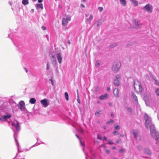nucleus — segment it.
Returning <instances> with one entry per match:
<instances>
[{
	"label": "nucleus",
	"instance_id": "1",
	"mask_svg": "<svg viewBox=\"0 0 159 159\" xmlns=\"http://www.w3.org/2000/svg\"><path fill=\"white\" fill-rule=\"evenodd\" d=\"M145 126L147 129H149L151 136L154 138H156L158 143H159V133L155 129L154 125L151 122V120H146Z\"/></svg>",
	"mask_w": 159,
	"mask_h": 159
},
{
	"label": "nucleus",
	"instance_id": "2",
	"mask_svg": "<svg viewBox=\"0 0 159 159\" xmlns=\"http://www.w3.org/2000/svg\"><path fill=\"white\" fill-rule=\"evenodd\" d=\"M134 84L136 92L138 93H141L143 90V88L140 82L138 80H135L134 81Z\"/></svg>",
	"mask_w": 159,
	"mask_h": 159
},
{
	"label": "nucleus",
	"instance_id": "3",
	"mask_svg": "<svg viewBox=\"0 0 159 159\" xmlns=\"http://www.w3.org/2000/svg\"><path fill=\"white\" fill-rule=\"evenodd\" d=\"M121 66L120 63L119 61L115 62L111 68V70L114 73H116L120 69Z\"/></svg>",
	"mask_w": 159,
	"mask_h": 159
},
{
	"label": "nucleus",
	"instance_id": "4",
	"mask_svg": "<svg viewBox=\"0 0 159 159\" xmlns=\"http://www.w3.org/2000/svg\"><path fill=\"white\" fill-rule=\"evenodd\" d=\"M143 10L149 13H151L153 11V7L150 4H147L144 6L142 8Z\"/></svg>",
	"mask_w": 159,
	"mask_h": 159
},
{
	"label": "nucleus",
	"instance_id": "5",
	"mask_svg": "<svg viewBox=\"0 0 159 159\" xmlns=\"http://www.w3.org/2000/svg\"><path fill=\"white\" fill-rule=\"evenodd\" d=\"M9 124H11L13 128H15L17 131L20 130V127L18 122L16 120H13V121H9Z\"/></svg>",
	"mask_w": 159,
	"mask_h": 159
},
{
	"label": "nucleus",
	"instance_id": "6",
	"mask_svg": "<svg viewBox=\"0 0 159 159\" xmlns=\"http://www.w3.org/2000/svg\"><path fill=\"white\" fill-rule=\"evenodd\" d=\"M71 17L69 15H65L63 18L62 20V25L64 26L67 25L69 22L71 20Z\"/></svg>",
	"mask_w": 159,
	"mask_h": 159
},
{
	"label": "nucleus",
	"instance_id": "7",
	"mask_svg": "<svg viewBox=\"0 0 159 159\" xmlns=\"http://www.w3.org/2000/svg\"><path fill=\"white\" fill-rule=\"evenodd\" d=\"M132 24L134 27L136 29L140 28L142 24L137 19H133L132 20Z\"/></svg>",
	"mask_w": 159,
	"mask_h": 159
},
{
	"label": "nucleus",
	"instance_id": "8",
	"mask_svg": "<svg viewBox=\"0 0 159 159\" xmlns=\"http://www.w3.org/2000/svg\"><path fill=\"white\" fill-rule=\"evenodd\" d=\"M85 22L87 23L89 25L91 24V22L93 18V16L92 15L89 13L85 14Z\"/></svg>",
	"mask_w": 159,
	"mask_h": 159
},
{
	"label": "nucleus",
	"instance_id": "9",
	"mask_svg": "<svg viewBox=\"0 0 159 159\" xmlns=\"http://www.w3.org/2000/svg\"><path fill=\"white\" fill-rule=\"evenodd\" d=\"M18 107L22 111H25L26 110L25 103L23 101H21L19 102Z\"/></svg>",
	"mask_w": 159,
	"mask_h": 159
},
{
	"label": "nucleus",
	"instance_id": "10",
	"mask_svg": "<svg viewBox=\"0 0 159 159\" xmlns=\"http://www.w3.org/2000/svg\"><path fill=\"white\" fill-rule=\"evenodd\" d=\"M120 75H116L115 79L114 81V85L116 86H119L120 85V81L119 79L120 78Z\"/></svg>",
	"mask_w": 159,
	"mask_h": 159
},
{
	"label": "nucleus",
	"instance_id": "11",
	"mask_svg": "<svg viewBox=\"0 0 159 159\" xmlns=\"http://www.w3.org/2000/svg\"><path fill=\"white\" fill-rule=\"evenodd\" d=\"M132 133L135 138H136L137 140H140V137L139 135L138 131V130H133L132 131Z\"/></svg>",
	"mask_w": 159,
	"mask_h": 159
},
{
	"label": "nucleus",
	"instance_id": "12",
	"mask_svg": "<svg viewBox=\"0 0 159 159\" xmlns=\"http://www.w3.org/2000/svg\"><path fill=\"white\" fill-rule=\"evenodd\" d=\"M40 102L45 107H47L49 105V103L47 99H44L40 101Z\"/></svg>",
	"mask_w": 159,
	"mask_h": 159
},
{
	"label": "nucleus",
	"instance_id": "13",
	"mask_svg": "<svg viewBox=\"0 0 159 159\" xmlns=\"http://www.w3.org/2000/svg\"><path fill=\"white\" fill-rule=\"evenodd\" d=\"M51 60L52 64L55 66L57 63V61L55 58V54H52V57H51Z\"/></svg>",
	"mask_w": 159,
	"mask_h": 159
},
{
	"label": "nucleus",
	"instance_id": "14",
	"mask_svg": "<svg viewBox=\"0 0 159 159\" xmlns=\"http://www.w3.org/2000/svg\"><path fill=\"white\" fill-rule=\"evenodd\" d=\"M132 99L134 101V102L136 104H138V100L137 98L134 93H131Z\"/></svg>",
	"mask_w": 159,
	"mask_h": 159
},
{
	"label": "nucleus",
	"instance_id": "15",
	"mask_svg": "<svg viewBox=\"0 0 159 159\" xmlns=\"http://www.w3.org/2000/svg\"><path fill=\"white\" fill-rule=\"evenodd\" d=\"M55 56L57 57L58 62L59 64H61L62 61V56L60 53H56Z\"/></svg>",
	"mask_w": 159,
	"mask_h": 159
},
{
	"label": "nucleus",
	"instance_id": "16",
	"mask_svg": "<svg viewBox=\"0 0 159 159\" xmlns=\"http://www.w3.org/2000/svg\"><path fill=\"white\" fill-rule=\"evenodd\" d=\"M102 23V20L101 19L98 20L94 24V26L95 27L97 28Z\"/></svg>",
	"mask_w": 159,
	"mask_h": 159
},
{
	"label": "nucleus",
	"instance_id": "17",
	"mask_svg": "<svg viewBox=\"0 0 159 159\" xmlns=\"http://www.w3.org/2000/svg\"><path fill=\"white\" fill-rule=\"evenodd\" d=\"M113 94L116 97H119V90L118 89H114Z\"/></svg>",
	"mask_w": 159,
	"mask_h": 159
},
{
	"label": "nucleus",
	"instance_id": "18",
	"mask_svg": "<svg viewBox=\"0 0 159 159\" xmlns=\"http://www.w3.org/2000/svg\"><path fill=\"white\" fill-rule=\"evenodd\" d=\"M144 101L145 102L146 105L147 106H150V102L148 98L147 97H145L144 98Z\"/></svg>",
	"mask_w": 159,
	"mask_h": 159
},
{
	"label": "nucleus",
	"instance_id": "19",
	"mask_svg": "<svg viewBox=\"0 0 159 159\" xmlns=\"http://www.w3.org/2000/svg\"><path fill=\"white\" fill-rule=\"evenodd\" d=\"M143 152L149 155H150L151 154V151L148 148H146L144 149L143 150Z\"/></svg>",
	"mask_w": 159,
	"mask_h": 159
},
{
	"label": "nucleus",
	"instance_id": "20",
	"mask_svg": "<svg viewBox=\"0 0 159 159\" xmlns=\"http://www.w3.org/2000/svg\"><path fill=\"white\" fill-rule=\"evenodd\" d=\"M134 6H137L138 5V2L136 0H129Z\"/></svg>",
	"mask_w": 159,
	"mask_h": 159
},
{
	"label": "nucleus",
	"instance_id": "21",
	"mask_svg": "<svg viewBox=\"0 0 159 159\" xmlns=\"http://www.w3.org/2000/svg\"><path fill=\"white\" fill-rule=\"evenodd\" d=\"M107 98V94H105L104 95H102L99 97V99L101 100H105Z\"/></svg>",
	"mask_w": 159,
	"mask_h": 159
},
{
	"label": "nucleus",
	"instance_id": "22",
	"mask_svg": "<svg viewBox=\"0 0 159 159\" xmlns=\"http://www.w3.org/2000/svg\"><path fill=\"white\" fill-rule=\"evenodd\" d=\"M36 7L37 9H38L39 8H41L42 10L43 9V4H38L36 5Z\"/></svg>",
	"mask_w": 159,
	"mask_h": 159
},
{
	"label": "nucleus",
	"instance_id": "23",
	"mask_svg": "<svg viewBox=\"0 0 159 159\" xmlns=\"http://www.w3.org/2000/svg\"><path fill=\"white\" fill-rule=\"evenodd\" d=\"M120 4L123 6H126V2L125 0H120Z\"/></svg>",
	"mask_w": 159,
	"mask_h": 159
},
{
	"label": "nucleus",
	"instance_id": "24",
	"mask_svg": "<svg viewBox=\"0 0 159 159\" xmlns=\"http://www.w3.org/2000/svg\"><path fill=\"white\" fill-rule=\"evenodd\" d=\"M11 114H7L4 115L3 116V118H4V119H6L11 118Z\"/></svg>",
	"mask_w": 159,
	"mask_h": 159
},
{
	"label": "nucleus",
	"instance_id": "25",
	"mask_svg": "<svg viewBox=\"0 0 159 159\" xmlns=\"http://www.w3.org/2000/svg\"><path fill=\"white\" fill-rule=\"evenodd\" d=\"M36 100L34 98H31L29 101V102L31 104H34L36 102Z\"/></svg>",
	"mask_w": 159,
	"mask_h": 159
},
{
	"label": "nucleus",
	"instance_id": "26",
	"mask_svg": "<svg viewBox=\"0 0 159 159\" xmlns=\"http://www.w3.org/2000/svg\"><path fill=\"white\" fill-rule=\"evenodd\" d=\"M155 93L156 95L159 97V88H156L155 90Z\"/></svg>",
	"mask_w": 159,
	"mask_h": 159
},
{
	"label": "nucleus",
	"instance_id": "27",
	"mask_svg": "<svg viewBox=\"0 0 159 159\" xmlns=\"http://www.w3.org/2000/svg\"><path fill=\"white\" fill-rule=\"evenodd\" d=\"M22 3L24 5H27L29 3L28 0H22Z\"/></svg>",
	"mask_w": 159,
	"mask_h": 159
},
{
	"label": "nucleus",
	"instance_id": "28",
	"mask_svg": "<svg viewBox=\"0 0 159 159\" xmlns=\"http://www.w3.org/2000/svg\"><path fill=\"white\" fill-rule=\"evenodd\" d=\"M64 95L66 100L67 101L69 100V95L67 92H65L64 93Z\"/></svg>",
	"mask_w": 159,
	"mask_h": 159
},
{
	"label": "nucleus",
	"instance_id": "29",
	"mask_svg": "<svg viewBox=\"0 0 159 159\" xmlns=\"http://www.w3.org/2000/svg\"><path fill=\"white\" fill-rule=\"evenodd\" d=\"M153 80L154 81V84L157 85L159 86V81L155 78L153 79Z\"/></svg>",
	"mask_w": 159,
	"mask_h": 159
},
{
	"label": "nucleus",
	"instance_id": "30",
	"mask_svg": "<svg viewBox=\"0 0 159 159\" xmlns=\"http://www.w3.org/2000/svg\"><path fill=\"white\" fill-rule=\"evenodd\" d=\"M76 129L77 130H78V131L81 134H82L84 132V130L82 128L80 127L79 128H78V129H77V128H76Z\"/></svg>",
	"mask_w": 159,
	"mask_h": 159
},
{
	"label": "nucleus",
	"instance_id": "31",
	"mask_svg": "<svg viewBox=\"0 0 159 159\" xmlns=\"http://www.w3.org/2000/svg\"><path fill=\"white\" fill-rule=\"evenodd\" d=\"M76 136L79 139H80V138L76 134ZM80 144L81 146H84V144L83 143H82L81 140L80 139Z\"/></svg>",
	"mask_w": 159,
	"mask_h": 159
},
{
	"label": "nucleus",
	"instance_id": "32",
	"mask_svg": "<svg viewBox=\"0 0 159 159\" xmlns=\"http://www.w3.org/2000/svg\"><path fill=\"white\" fill-rule=\"evenodd\" d=\"M150 118V117L147 114H144V118L145 119H148Z\"/></svg>",
	"mask_w": 159,
	"mask_h": 159
},
{
	"label": "nucleus",
	"instance_id": "33",
	"mask_svg": "<svg viewBox=\"0 0 159 159\" xmlns=\"http://www.w3.org/2000/svg\"><path fill=\"white\" fill-rule=\"evenodd\" d=\"M50 67V64L48 62L46 65V69L47 70H48Z\"/></svg>",
	"mask_w": 159,
	"mask_h": 159
},
{
	"label": "nucleus",
	"instance_id": "34",
	"mask_svg": "<svg viewBox=\"0 0 159 159\" xmlns=\"http://www.w3.org/2000/svg\"><path fill=\"white\" fill-rule=\"evenodd\" d=\"M94 89H95V91L96 92H98L99 91V89L98 86H96L94 87Z\"/></svg>",
	"mask_w": 159,
	"mask_h": 159
},
{
	"label": "nucleus",
	"instance_id": "35",
	"mask_svg": "<svg viewBox=\"0 0 159 159\" xmlns=\"http://www.w3.org/2000/svg\"><path fill=\"white\" fill-rule=\"evenodd\" d=\"M100 65V62L99 61H97L95 64V66L96 67H98Z\"/></svg>",
	"mask_w": 159,
	"mask_h": 159
},
{
	"label": "nucleus",
	"instance_id": "36",
	"mask_svg": "<svg viewBox=\"0 0 159 159\" xmlns=\"http://www.w3.org/2000/svg\"><path fill=\"white\" fill-rule=\"evenodd\" d=\"M125 108L126 110L129 112H131L132 111V109L128 107H126Z\"/></svg>",
	"mask_w": 159,
	"mask_h": 159
},
{
	"label": "nucleus",
	"instance_id": "37",
	"mask_svg": "<svg viewBox=\"0 0 159 159\" xmlns=\"http://www.w3.org/2000/svg\"><path fill=\"white\" fill-rule=\"evenodd\" d=\"M100 111H97V112L95 113V115L96 116H99V114H100Z\"/></svg>",
	"mask_w": 159,
	"mask_h": 159
},
{
	"label": "nucleus",
	"instance_id": "38",
	"mask_svg": "<svg viewBox=\"0 0 159 159\" xmlns=\"http://www.w3.org/2000/svg\"><path fill=\"white\" fill-rule=\"evenodd\" d=\"M112 133L115 135H117L119 134V132L116 131H114Z\"/></svg>",
	"mask_w": 159,
	"mask_h": 159
},
{
	"label": "nucleus",
	"instance_id": "39",
	"mask_svg": "<svg viewBox=\"0 0 159 159\" xmlns=\"http://www.w3.org/2000/svg\"><path fill=\"white\" fill-rule=\"evenodd\" d=\"M107 141H108V143L109 144L111 145V144H113V143L111 140H108Z\"/></svg>",
	"mask_w": 159,
	"mask_h": 159
},
{
	"label": "nucleus",
	"instance_id": "40",
	"mask_svg": "<svg viewBox=\"0 0 159 159\" xmlns=\"http://www.w3.org/2000/svg\"><path fill=\"white\" fill-rule=\"evenodd\" d=\"M98 9L100 12H102L103 10V7H98Z\"/></svg>",
	"mask_w": 159,
	"mask_h": 159
},
{
	"label": "nucleus",
	"instance_id": "41",
	"mask_svg": "<svg viewBox=\"0 0 159 159\" xmlns=\"http://www.w3.org/2000/svg\"><path fill=\"white\" fill-rule=\"evenodd\" d=\"M77 102H78V103H79V104H80V99L79 96V95H77Z\"/></svg>",
	"mask_w": 159,
	"mask_h": 159
},
{
	"label": "nucleus",
	"instance_id": "42",
	"mask_svg": "<svg viewBox=\"0 0 159 159\" xmlns=\"http://www.w3.org/2000/svg\"><path fill=\"white\" fill-rule=\"evenodd\" d=\"M120 128V127L118 125H116L115 126V129H119Z\"/></svg>",
	"mask_w": 159,
	"mask_h": 159
},
{
	"label": "nucleus",
	"instance_id": "43",
	"mask_svg": "<svg viewBox=\"0 0 159 159\" xmlns=\"http://www.w3.org/2000/svg\"><path fill=\"white\" fill-rule=\"evenodd\" d=\"M97 139L100 140L102 139L101 136L99 134H98L97 135Z\"/></svg>",
	"mask_w": 159,
	"mask_h": 159
},
{
	"label": "nucleus",
	"instance_id": "44",
	"mask_svg": "<svg viewBox=\"0 0 159 159\" xmlns=\"http://www.w3.org/2000/svg\"><path fill=\"white\" fill-rule=\"evenodd\" d=\"M113 122V120H110L109 122H107V123L108 124V123H112Z\"/></svg>",
	"mask_w": 159,
	"mask_h": 159
},
{
	"label": "nucleus",
	"instance_id": "45",
	"mask_svg": "<svg viewBox=\"0 0 159 159\" xmlns=\"http://www.w3.org/2000/svg\"><path fill=\"white\" fill-rule=\"evenodd\" d=\"M49 80L51 82V84L52 85H54V83L52 79H50Z\"/></svg>",
	"mask_w": 159,
	"mask_h": 159
},
{
	"label": "nucleus",
	"instance_id": "46",
	"mask_svg": "<svg viewBox=\"0 0 159 159\" xmlns=\"http://www.w3.org/2000/svg\"><path fill=\"white\" fill-rule=\"evenodd\" d=\"M119 152H120L122 153L124 152V150L123 149H120L119 150Z\"/></svg>",
	"mask_w": 159,
	"mask_h": 159
},
{
	"label": "nucleus",
	"instance_id": "47",
	"mask_svg": "<svg viewBox=\"0 0 159 159\" xmlns=\"http://www.w3.org/2000/svg\"><path fill=\"white\" fill-rule=\"evenodd\" d=\"M42 29L43 30H45L46 29V28L44 26H42Z\"/></svg>",
	"mask_w": 159,
	"mask_h": 159
},
{
	"label": "nucleus",
	"instance_id": "48",
	"mask_svg": "<svg viewBox=\"0 0 159 159\" xmlns=\"http://www.w3.org/2000/svg\"><path fill=\"white\" fill-rule=\"evenodd\" d=\"M106 152L108 154H109L110 153V151L108 150H106Z\"/></svg>",
	"mask_w": 159,
	"mask_h": 159
},
{
	"label": "nucleus",
	"instance_id": "49",
	"mask_svg": "<svg viewBox=\"0 0 159 159\" xmlns=\"http://www.w3.org/2000/svg\"><path fill=\"white\" fill-rule=\"evenodd\" d=\"M102 139L103 140H107V138L105 137H104Z\"/></svg>",
	"mask_w": 159,
	"mask_h": 159
},
{
	"label": "nucleus",
	"instance_id": "50",
	"mask_svg": "<svg viewBox=\"0 0 159 159\" xmlns=\"http://www.w3.org/2000/svg\"><path fill=\"white\" fill-rule=\"evenodd\" d=\"M138 148L139 150H141L142 149V148L141 146H139L138 147Z\"/></svg>",
	"mask_w": 159,
	"mask_h": 159
},
{
	"label": "nucleus",
	"instance_id": "51",
	"mask_svg": "<svg viewBox=\"0 0 159 159\" xmlns=\"http://www.w3.org/2000/svg\"><path fill=\"white\" fill-rule=\"evenodd\" d=\"M34 9H32L31 10V12L32 13H33L34 12Z\"/></svg>",
	"mask_w": 159,
	"mask_h": 159
},
{
	"label": "nucleus",
	"instance_id": "52",
	"mask_svg": "<svg viewBox=\"0 0 159 159\" xmlns=\"http://www.w3.org/2000/svg\"><path fill=\"white\" fill-rule=\"evenodd\" d=\"M38 1L40 3L42 2L43 0H38Z\"/></svg>",
	"mask_w": 159,
	"mask_h": 159
},
{
	"label": "nucleus",
	"instance_id": "53",
	"mask_svg": "<svg viewBox=\"0 0 159 159\" xmlns=\"http://www.w3.org/2000/svg\"><path fill=\"white\" fill-rule=\"evenodd\" d=\"M108 104L110 106H112V104L111 103H109Z\"/></svg>",
	"mask_w": 159,
	"mask_h": 159
},
{
	"label": "nucleus",
	"instance_id": "54",
	"mask_svg": "<svg viewBox=\"0 0 159 159\" xmlns=\"http://www.w3.org/2000/svg\"><path fill=\"white\" fill-rule=\"evenodd\" d=\"M81 7H82L83 8H84L85 7L84 6L83 4H81Z\"/></svg>",
	"mask_w": 159,
	"mask_h": 159
},
{
	"label": "nucleus",
	"instance_id": "55",
	"mask_svg": "<svg viewBox=\"0 0 159 159\" xmlns=\"http://www.w3.org/2000/svg\"><path fill=\"white\" fill-rule=\"evenodd\" d=\"M107 90L108 91H109L110 90V88L109 87H107Z\"/></svg>",
	"mask_w": 159,
	"mask_h": 159
},
{
	"label": "nucleus",
	"instance_id": "56",
	"mask_svg": "<svg viewBox=\"0 0 159 159\" xmlns=\"http://www.w3.org/2000/svg\"><path fill=\"white\" fill-rule=\"evenodd\" d=\"M67 43L69 44L70 43V42L69 40L67 41Z\"/></svg>",
	"mask_w": 159,
	"mask_h": 159
},
{
	"label": "nucleus",
	"instance_id": "57",
	"mask_svg": "<svg viewBox=\"0 0 159 159\" xmlns=\"http://www.w3.org/2000/svg\"><path fill=\"white\" fill-rule=\"evenodd\" d=\"M102 146H103L104 148H106V146L104 145H102Z\"/></svg>",
	"mask_w": 159,
	"mask_h": 159
},
{
	"label": "nucleus",
	"instance_id": "58",
	"mask_svg": "<svg viewBox=\"0 0 159 159\" xmlns=\"http://www.w3.org/2000/svg\"><path fill=\"white\" fill-rule=\"evenodd\" d=\"M119 141L118 140H116V143H119Z\"/></svg>",
	"mask_w": 159,
	"mask_h": 159
},
{
	"label": "nucleus",
	"instance_id": "59",
	"mask_svg": "<svg viewBox=\"0 0 159 159\" xmlns=\"http://www.w3.org/2000/svg\"><path fill=\"white\" fill-rule=\"evenodd\" d=\"M15 140H16V143L18 145V143H17V140H16V139L15 138Z\"/></svg>",
	"mask_w": 159,
	"mask_h": 159
},
{
	"label": "nucleus",
	"instance_id": "60",
	"mask_svg": "<svg viewBox=\"0 0 159 159\" xmlns=\"http://www.w3.org/2000/svg\"><path fill=\"white\" fill-rule=\"evenodd\" d=\"M111 116L113 117L114 116V115L112 113H111Z\"/></svg>",
	"mask_w": 159,
	"mask_h": 159
},
{
	"label": "nucleus",
	"instance_id": "61",
	"mask_svg": "<svg viewBox=\"0 0 159 159\" xmlns=\"http://www.w3.org/2000/svg\"><path fill=\"white\" fill-rule=\"evenodd\" d=\"M112 148L113 149H116V147H112Z\"/></svg>",
	"mask_w": 159,
	"mask_h": 159
},
{
	"label": "nucleus",
	"instance_id": "62",
	"mask_svg": "<svg viewBox=\"0 0 159 159\" xmlns=\"http://www.w3.org/2000/svg\"><path fill=\"white\" fill-rule=\"evenodd\" d=\"M120 136L121 137H123L124 136V135H120Z\"/></svg>",
	"mask_w": 159,
	"mask_h": 159
},
{
	"label": "nucleus",
	"instance_id": "63",
	"mask_svg": "<svg viewBox=\"0 0 159 159\" xmlns=\"http://www.w3.org/2000/svg\"><path fill=\"white\" fill-rule=\"evenodd\" d=\"M77 95H79V94H78V89L77 90Z\"/></svg>",
	"mask_w": 159,
	"mask_h": 159
},
{
	"label": "nucleus",
	"instance_id": "64",
	"mask_svg": "<svg viewBox=\"0 0 159 159\" xmlns=\"http://www.w3.org/2000/svg\"><path fill=\"white\" fill-rule=\"evenodd\" d=\"M97 103H100V102H99V101H98V102H97Z\"/></svg>",
	"mask_w": 159,
	"mask_h": 159
}]
</instances>
